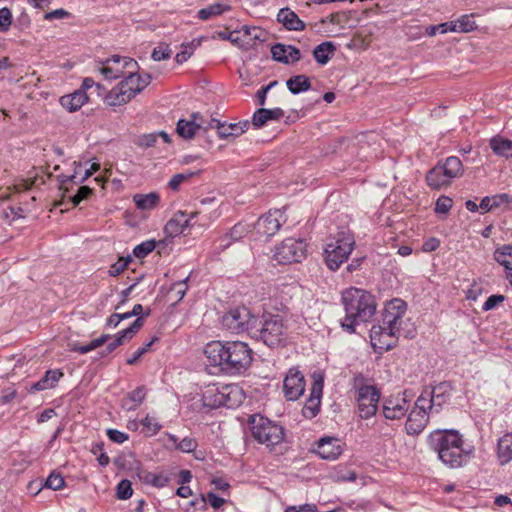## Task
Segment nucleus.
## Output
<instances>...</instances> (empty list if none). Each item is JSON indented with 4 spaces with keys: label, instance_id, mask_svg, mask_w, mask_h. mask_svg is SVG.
<instances>
[{
    "label": "nucleus",
    "instance_id": "9d476101",
    "mask_svg": "<svg viewBox=\"0 0 512 512\" xmlns=\"http://www.w3.org/2000/svg\"><path fill=\"white\" fill-rule=\"evenodd\" d=\"M427 400L425 398V394H421L414 405V408L408 415L405 429L409 435H418L420 434L426 427L429 421V413L427 409Z\"/></svg>",
    "mask_w": 512,
    "mask_h": 512
},
{
    "label": "nucleus",
    "instance_id": "c9c22d12",
    "mask_svg": "<svg viewBox=\"0 0 512 512\" xmlns=\"http://www.w3.org/2000/svg\"><path fill=\"white\" fill-rule=\"evenodd\" d=\"M130 100L129 95L126 94L120 84L112 88L105 96V103L109 106H120L126 104Z\"/></svg>",
    "mask_w": 512,
    "mask_h": 512
},
{
    "label": "nucleus",
    "instance_id": "5fc2aeb1",
    "mask_svg": "<svg viewBox=\"0 0 512 512\" xmlns=\"http://www.w3.org/2000/svg\"><path fill=\"white\" fill-rule=\"evenodd\" d=\"M151 57L154 61L169 59L171 57V50L168 45L161 44L153 49Z\"/></svg>",
    "mask_w": 512,
    "mask_h": 512
},
{
    "label": "nucleus",
    "instance_id": "603ef678",
    "mask_svg": "<svg viewBox=\"0 0 512 512\" xmlns=\"http://www.w3.org/2000/svg\"><path fill=\"white\" fill-rule=\"evenodd\" d=\"M93 194V189L88 186H81L77 193L71 197L73 207L78 206L83 200L88 199Z\"/></svg>",
    "mask_w": 512,
    "mask_h": 512
},
{
    "label": "nucleus",
    "instance_id": "b1692460",
    "mask_svg": "<svg viewBox=\"0 0 512 512\" xmlns=\"http://www.w3.org/2000/svg\"><path fill=\"white\" fill-rule=\"evenodd\" d=\"M284 116V111L281 108L266 109L259 108L255 111L252 117V124L256 128L264 126L269 120H279Z\"/></svg>",
    "mask_w": 512,
    "mask_h": 512
},
{
    "label": "nucleus",
    "instance_id": "864d4df0",
    "mask_svg": "<svg viewBox=\"0 0 512 512\" xmlns=\"http://www.w3.org/2000/svg\"><path fill=\"white\" fill-rule=\"evenodd\" d=\"M12 24V12L9 8L0 9V31L7 32Z\"/></svg>",
    "mask_w": 512,
    "mask_h": 512
},
{
    "label": "nucleus",
    "instance_id": "338daca9",
    "mask_svg": "<svg viewBox=\"0 0 512 512\" xmlns=\"http://www.w3.org/2000/svg\"><path fill=\"white\" fill-rule=\"evenodd\" d=\"M158 135L155 133L143 135L139 139V145L144 148H149L155 145Z\"/></svg>",
    "mask_w": 512,
    "mask_h": 512
},
{
    "label": "nucleus",
    "instance_id": "2eb2a0df",
    "mask_svg": "<svg viewBox=\"0 0 512 512\" xmlns=\"http://www.w3.org/2000/svg\"><path fill=\"white\" fill-rule=\"evenodd\" d=\"M450 391V384L441 382L435 387H426L421 394H425V398H428L426 405L429 410L439 412V408L447 401Z\"/></svg>",
    "mask_w": 512,
    "mask_h": 512
},
{
    "label": "nucleus",
    "instance_id": "7ed1b4c3",
    "mask_svg": "<svg viewBox=\"0 0 512 512\" xmlns=\"http://www.w3.org/2000/svg\"><path fill=\"white\" fill-rule=\"evenodd\" d=\"M428 443L439 459L451 468L461 467L472 453L465 449L463 439L457 430H435L428 437Z\"/></svg>",
    "mask_w": 512,
    "mask_h": 512
},
{
    "label": "nucleus",
    "instance_id": "dca6fc26",
    "mask_svg": "<svg viewBox=\"0 0 512 512\" xmlns=\"http://www.w3.org/2000/svg\"><path fill=\"white\" fill-rule=\"evenodd\" d=\"M304 376L296 370H289V373L283 381V390L288 400H297L304 392Z\"/></svg>",
    "mask_w": 512,
    "mask_h": 512
},
{
    "label": "nucleus",
    "instance_id": "9b49d317",
    "mask_svg": "<svg viewBox=\"0 0 512 512\" xmlns=\"http://www.w3.org/2000/svg\"><path fill=\"white\" fill-rule=\"evenodd\" d=\"M379 398V391L372 385H362L358 389L357 402L361 418L368 419L375 415Z\"/></svg>",
    "mask_w": 512,
    "mask_h": 512
},
{
    "label": "nucleus",
    "instance_id": "0eeeda50",
    "mask_svg": "<svg viewBox=\"0 0 512 512\" xmlns=\"http://www.w3.org/2000/svg\"><path fill=\"white\" fill-rule=\"evenodd\" d=\"M355 240L349 232L341 231L333 237L324 249L325 261L329 269L335 271L348 259Z\"/></svg>",
    "mask_w": 512,
    "mask_h": 512
},
{
    "label": "nucleus",
    "instance_id": "e2e57ef3",
    "mask_svg": "<svg viewBox=\"0 0 512 512\" xmlns=\"http://www.w3.org/2000/svg\"><path fill=\"white\" fill-rule=\"evenodd\" d=\"M106 434L111 441L118 443V444L124 443L129 438L128 434L121 432L119 430H116V429H108Z\"/></svg>",
    "mask_w": 512,
    "mask_h": 512
},
{
    "label": "nucleus",
    "instance_id": "4d7b16f0",
    "mask_svg": "<svg viewBox=\"0 0 512 512\" xmlns=\"http://www.w3.org/2000/svg\"><path fill=\"white\" fill-rule=\"evenodd\" d=\"M201 500L203 503H206V501H208L211 507H213L214 509L220 508L225 503V499L217 496L213 492H208L206 495H201Z\"/></svg>",
    "mask_w": 512,
    "mask_h": 512
},
{
    "label": "nucleus",
    "instance_id": "f03ea898",
    "mask_svg": "<svg viewBox=\"0 0 512 512\" xmlns=\"http://www.w3.org/2000/svg\"><path fill=\"white\" fill-rule=\"evenodd\" d=\"M342 303L345 309V318L341 327L348 333H354L360 322L369 321L376 312L374 296L359 288H349L342 293Z\"/></svg>",
    "mask_w": 512,
    "mask_h": 512
},
{
    "label": "nucleus",
    "instance_id": "a211bd4d",
    "mask_svg": "<svg viewBox=\"0 0 512 512\" xmlns=\"http://www.w3.org/2000/svg\"><path fill=\"white\" fill-rule=\"evenodd\" d=\"M204 126V118L200 113H193L191 120L180 119L177 123L176 131L180 137L186 140L194 138Z\"/></svg>",
    "mask_w": 512,
    "mask_h": 512
},
{
    "label": "nucleus",
    "instance_id": "6e6d98bb",
    "mask_svg": "<svg viewBox=\"0 0 512 512\" xmlns=\"http://www.w3.org/2000/svg\"><path fill=\"white\" fill-rule=\"evenodd\" d=\"M241 31L244 33L245 36H250L252 39L259 41L265 40L266 32L260 28L243 26L241 28Z\"/></svg>",
    "mask_w": 512,
    "mask_h": 512
},
{
    "label": "nucleus",
    "instance_id": "a19ab883",
    "mask_svg": "<svg viewBox=\"0 0 512 512\" xmlns=\"http://www.w3.org/2000/svg\"><path fill=\"white\" fill-rule=\"evenodd\" d=\"M225 390L227 392L222 393V398H226L224 403L226 406L232 407L242 403L244 394L238 386H228Z\"/></svg>",
    "mask_w": 512,
    "mask_h": 512
},
{
    "label": "nucleus",
    "instance_id": "f704fd0d",
    "mask_svg": "<svg viewBox=\"0 0 512 512\" xmlns=\"http://www.w3.org/2000/svg\"><path fill=\"white\" fill-rule=\"evenodd\" d=\"M133 201L138 209L150 210L157 206L160 201V197L156 192L136 194L133 196Z\"/></svg>",
    "mask_w": 512,
    "mask_h": 512
},
{
    "label": "nucleus",
    "instance_id": "473e14b6",
    "mask_svg": "<svg viewBox=\"0 0 512 512\" xmlns=\"http://www.w3.org/2000/svg\"><path fill=\"white\" fill-rule=\"evenodd\" d=\"M497 455L501 464L512 461V433H506L498 440Z\"/></svg>",
    "mask_w": 512,
    "mask_h": 512
},
{
    "label": "nucleus",
    "instance_id": "f8f14e48",
    "mask_svg": "<svg viewBox=\"0 0 512 512\" xmlns=\"http://www.w3.org/2000/svg\"><path fill=\"white\" fill-rule=\"evenodd\" d=\"M137 66V62L129 57H121L115 55L111 58L106 59L100 68V72L104 75L106 79H117L119 77L124 76L125 69L135 68Z\"/></svg>",
    "mask_w": 512,
    "mask_h": 512
},
{
    "label": "nucleus",
    "instance_id": "6e6552de",
    "mask_svg": "<svg viewBox=\"0 0 512 512\" xmlns=\"http://www.w3.org/2000/svg\"><path fill=\"white\" fill-rule=\"evenodd\" d=\"M256 316L245 306L230 309L222 317L223 327L231 333L240 334L247 332L250 335V328L254 326Z\"/></svg>",
    "mask_w": 512,
    "mask_h": 512
},
{
    "label": "nucleus",
    "instance_id": "13d9d810",
    "mask_svg": "<svg viewBox=\"0 0 512 512\" xmlns=\"http://www.w3.org/2000/svg\"><path fill=\"white\" fill-rule=\"evenodd\" d=\"M141 424L147 429L150 436L155 435L161 429V425L150 416H146Z\"/></svg>",
    "mask_w": 512,
    "mask_h": 512
},
{
    "label": "nucleus",
    "instance_id": "4468645a",
    "mask_svg": "<svg viewBox=\"0 0 512 512\" xmlns=\"http://www.w3.org/2000/svg\"><path fill=\"white\" fill-rule=\"evenodd\" d=\"M323 385V377L320 374H314L310 396L307 399L305 406L303 408V415L306 418L312 419L318 414L320 410Z\"/></svg>",
    "mask_w": 512,
    "mask_h": 512
},
{
    "label": "nucleus",
    "instance_id": "aec40b11",
    "mask_svg": "<svg viewBox=\"0 0 512 512\" xmlns=\"http://www.w3.org/2000/svg\"><path fill=\"white\" fill-rule=\"evenodd\" d=\"M144 318L138 317L128 328L122 330L112 342H110L105 350L101 353L102 356L108 355L117 347L124 344L125 341L130 340L143 326Z\"/></svg>",
    "mask_w": 512,
    "mask_h": 512
},
{
    "label": "nucleus",
    "instance_id": "052dcab7",
    "mask_svg": "<svg viewBox=\"0 0 512 512\" xmlns=\"http://www.w3.org/2000/svg\"><path fill=\"white\" fill-rule=\"evenodd\" d=\"M249 126L250 122L248 120L228 124V128L232 132V137H239L249 128Z\"/></svg>",
    "mask_w": 512,
    "mask_h": 512
},
{
    "label": "nucleus",
    "instance_id": "0e129e2a",
    "mask_svg": "<svg viewBox=\"0 0 512 512\" xmlns=\"http://www.w3.org/2000/svg\"><path fill=\"white\" fill-rule=\"evenodd\" d=\"M197 443L193 438L185 437L183 438L178 444L177 448L181 450L182 452H192L196 449Z\"/></svg>",
    "mask_w": 512,
    "mask_h": 512
},
{
    "label": "nucleus",
    "instance_id": "c756f323",
    "mask_svg": "<svg viewBox=\"0 0 512 512\" xmlns=\"http://www.w3.org/2000/svg\"><path fill=\"white\" fill-rule=\"evenodd\" d=\"M63 376V373L59 370H48L45 375L30 387V392L41 391L48 388H52Z\"/></svg>",
    "mask_w": 512,
    "mask_h": 512
},
{
    "label": "nucleus",
    "instance_id": "a878e982",
    "mask_svg": "<svg viewBox=\"0 0 512 512\" xmlns=\"http://www.w3.org/2000/svg\"><path fill=\"white\" fill-rule=\"evenodd\" d=\"M494 259L506 270V276L512 285V246L503 245L494 252Z\"/></svg>",
    "mask_w": 512,
    "mask_h": 512
},
{
    "label": "nucleus",
    "instance_id": "69168bd1",
    "mask_svg": "<svg viewBox=\"0 0 512 512\" xmlns=\"http://www.w3.org/2000/svg\"><path fill=\"white\" fill-rule=\"evenodd\" d=\"M504 299L505 297L503 295H491L483 304L482 309L484 311H489L495 308L499 303L503 302Z\"/></svg>",
    "mask_w": 512,
    "mask_h": 512
},
{
    "label": "nucleus",
    "instance_id": "bb28decb",
    "mask_svg": "<svg viewBox=\"0 0 512 512\" xmlns=\"http://www.w3.org/2000/svg\"><path fill=\"white\" fill-rule=\"evenodd\" d=\"M493 153L506 159L512 158V141L503 136L496 135L489 141Z\"/></svg>",
    "mask_w": 512,
    "mask_h": 512
},
{
    "label": "nucleus",
    "instance_id": "3c124183",
    "mask_svg": "<svg viewBox=\"0 0 512 512\" xmlns=\"http://www.w3.org/2000/svg\"><path fill=\"white\" fill-rule=\"evenodd\" d=\"M133 494L131 482L127 479L121 480L117 485L116 495L118 499H129Z\"/></svg>",
    "mask_w": 512,
    "mask_h": 512
},
{
    "label": "nucleus",
    "instance_id": "39448f33",
    "mask_svg": "<svg viewBox=\"0 0 512 512\" xmlns=\"http://www.w3.org/2000/svg\"><path fill=\"white\" fill-rule=\"evenodd\" d=\"M403 318L392 312H383L382 324L372 326L370 339L375 350L388 351L394 348L402 332Z\"/></svg>",
    "mask_w": 512,
    "mask_h": 512
},
{
    "label": "nucleus",
    "instance_id": "680f3d73",
    "mask_svg": "<svg viewBox=\"0 0 512 512\" xmlns=\"http://www.w3.org/2000/svg\"><path fill=\"white\" fill-rule=\"evenodd\" d=\"M452 199L446 196H441L436 201L435 211L437 213H447L452 207Z\"/></svg>",
    "mask_w": 512,
    "mask_h": 512
},
{
    "label": "nucleus",
    "instance_id": "72a5a7b5",
    "mask_svg": "<svg viewBox=\"0 0 512 512\" xmlns=\"http://www.w3.org/2000/svg\"><path fill=\"white\" fill-rule=\"evenodd\" d=\"M335 50L336 47L332 42H322L314 48L313 56L319 64L325 65L331 59Z\"/></svg>",
    "mask_w": 512,
    "mask_h": 512
},
{
    "label": "nucleus",
    "instance_id": "49530a36",
    "mask_svg": "<svg viewBox=\"0 0 512 512\" xmlns=\"http://www.w3.org/2000/svg\"><path fill=\"white\" fill-rule=\"evenodd\" d=\"M406 310H407L406 302L399 298L392 299L390 302H388L386 304L385 309H384V311L392 312L393 314H395L399 317H402V318L404 317Z\"/></svg>",
    "mask_w": 512,
    "mask_h": 512
},
{
    "label": "nucleus",
    "instance_id": "423d86ee",
    "mask_svg": "<svg viewBox=\"0 0 512 512\" xmlns=\"http://www.w3.org/2000/svg\"><path fill=\"white\" fill-rule=\"evenodd\" d=\"M248 423L254 439L267 447H274L284 440L283 427L264 416L251 415Z\"/></svg>",
    "mask_w": 512,
    "mask_h": 512
},
{
    "label": "nucleus",
    "instance_id": "412c9836",
    "mask_svg": "<svg viewBox=\"0 0 512 512\" xmlns=\"http://www.w3.org/2000/svg\"><path fill=\"white\" fill-rule=\"evenodd\" d=\"M317 454L325 460H335L342 454V447L336 438L325 437L319 440Z\"/></svg>",
    "mask_w": 512,
    "mask_h": 512
},
{
    "label": "nucleus",
    "instance_id": "c85d7f7f",
    "mask_svg": "<svg viewBox=\"0 0 512 512\" xmlns=\"http://www.w3.org/2000/svg\"><path fill=\"white\" fill-rule=\"evenodd\" d=\"M248 231L249 229L247 225L237 223L232 227L228 234L220 238L219 249L224 250L228 248L233 242L242 239L248 233Z\"/></svg>",
    "mask_w": 512,
    "mask_h": 512
},
{
    "label": "nucleus",
    "instance_id": "4c0bfd02",
    "mask_svg": "<svg viewBox=\"0 0 512 512\" xmlns=\"http://www.w3.org/2000/svg\"><path fill=\"white\" fill-rule=\"evenodd\" d=\"M139 479L146 483L151 484L154 487L162 488L165 487L169 482V477L163 474H156L147 470H140L138 472Z\"/></svg>",
    "mask_w": 512,
    "mask_h": 512
},
{
    "label": "nucleus",
    "instance_id": "774afa93",
    "mask_svg": "<svg viewBox=\"0 0 512 512\" xmlns=\"http://www.w3.org/2000/svg\"><path fill=\"white\" fill-rule=\"evenodd\" d=\"M498 206H500L499 201H494L493 198L484 197L480 202L479 208L482 209L483 212H488Z\"/></svg>",
    "mask_w": 512,
    "mask_h": 512
},
{
    "label": "nucleus",
    "instance_id": "cd10ccee",
    "mask_svg": "<svg viewBox=\"0 0 512 512\" xmlns=\"http://www.w3.org/2000/svg\"><path fill=\"white\" fill-rule=\"evenodd\" d=\"M428 185L434 189H440L451 183V178L445 174L441 165L438 164L433 167L426 175Z\"/></svg>",
    "mask_w": 512,
    "mask_h": 512
},
{
    "label": "nucleus",
    "instance_id": "20e7f679",
    "mask_svg": "<svg viewBox=\"0 0 512 512\" xmlns=\"http://www.w3.org/2000/svg\"><path fill=\"white\" fill-rule=\"evenodd\" d=\"M253 323L254 326L250 328L251 338L262 341L270 348L277 347L285 342L287 326L282 316L266 313L256 316Z\"/></svg>",
    "mask_w": 512,
    "mask_h": 512
},
{
    "label": "nucleus",
    "instance_id": "de8ad7c7",
    "mask_svg": "<svg viewBox=\"0 0 512 512\" xmlns=\"http://www.w3.org/2000/svg\"><path fill=\"white\" fill-rule=\"evenodd\" d=\"M43 487L58 490L64 487V476L59 471H53L46 479Z\"/></svg>",
    "mask_w": 512,
    "mask_h": 512
},
{
    "label": "nucleus",
    "instance_id": "393cba45",
    "mask_svg": "<svg viewBox=\"0 0 512 512\" xmlns=\"http://www.w3.org/2000/svg\"><path fill=\"white\" fill-rule=\"evenodd\" d=\"M207 203H214V199H205L201 201V207L191 212L189 215L186 214L187 227H193L194 225L205 226L211 220V213H208L205 209Z\"/></svg>",
    "mask_w": 512,
    "mask_h": 512
},
{
    "label": "nucleus",
    "instance_id": "58836bf2",
    "mask_svg": "<svg viewBox=\"0 0 512 512\" xmlns=\"http://www.w3.org/2000/svg\"><path fill=\"white\" fill-rule=\"evenodd\" d=\"M66 97L69 98L68 104L66 105L69 112L79 110L89 100V96L83 89H77L73 93L66 95Z\"/></svg>",
    "mask_w": 512,
    "mask_h": 512
},
{
    "label": "nucleus",
    "instance_id": "1a4fd4ad",
    "mask_svg": "<svg viewBox=\"0 0 512 512\" xmlns=\"http://www.w3.org/2000/svg\"><path fill=\"white\" fill-rule=\"evenodd\" d=\"M273 257L279 264L299 263L306 257V244L302 239L287 238L275 247Z\"/></svg>",
    "mask_w": 512,
    "mask_h": 512
},
{
    "label": "nucleus",
    "instance_id": "c03bdc74",
    "mask_svg": "<svg viewBox=\"0 0 512 512\" xmlns=\"http://www.w3.org/2000/svg\"><path fill=\"white\" fill-rule=\"evenodd\" d=\"M108 339H110V335L104 334L101 335L99 338L92 340L88 345H82V346H73L71 350L77 351L81 354H85L87 352H90L98 347H101L104 345Z\"/></svg>",
    "mask_w": 512,
    "mask_h": 512
},
{
    "label": "nucleus",
    "instance_id": "a18cd8bd",
    "mask_svg": "<svg viewBox=\"0 0 512 512\" xmlns=\"http://www.w3.org/2000/svg\"><path fill=\"white\" fill-rule=\"evenodd\" d=\"M474 14L463 15L455 21L458 33H468L477 28L476 23L472 20Z\"/></svg>",
    "mask_w": 512,
    "mask_h": 512
},
{
    "label": "nucleus",
    "instance_id": "09e8293b",
    "mask_svg": "<svg viewBox=\"0 0 512 512\" xmlns=\"http://www.w3.org/2000/svg\"><path fill=\"white\" fill-rule=\"evenodd\" d=\"M198 174V172H186V173H178V174H175L169 181L168 183V187L171 189V190H178L179 186L191 179L194 175Z\"/></svg>",
    "mask_w": 512,
    "mask_h": 512
},
{
    "label": "nucleus",
    "instance_id": "2f4dec72",
    "mask_svg": "<svg viewBox=\"0 0 512 512\" xmlns=\"http://www.w3.org/2000/svg\"><path fill=\"white\" fill-rule=\"evenodd\" d=\"M129 75L125 77L119 84L123 87V90L132 99L136 94L142 91L141 89V76L134 72V68L129 70Z\"/></svg>",
    "mask_w": 512,
    "mask_h": 512
},
{
    "label": "nucleus",
    "instance_id": "bf43d9fd",
    "mask_svg": "<svg viewBox=\"0 0 512 512\" xmlns=\"http://www.w3.org/2000/svg\"><path fill=\"white\" fill-rule=\"evenodd\" d=\"M131 261V257L128 256L126 259L120 258L116 263H114L109 270V273L111 276H117L121 274L126 267L128 266L129 262Z\"/></svg>",
    "mask_w": 512,
    "mask_h": 512
},
{
    "label": "nucleus",
    "instance_id": "ddd939ff",
    "mask_svg": "<svg viewBox=\"0 0 512 512\" xmlns=\"http://www.w3.org/2000/svg\"><path fill=\"white\" fill-rule=\"evenodd\" d=\"M283 222V214L280 210L269 211L257 220L254 228L258 235L269 238L279 231Z\"/></svg>",
    "mask_w": 512,
    "mask_h": 512
},
{
    "label": "nucleus",
    "instance_id": "4be33fe9",
    "mask_svg": "<svg viewBox=\"0 0 512 512\" xmlns=\"http://www.w3.org/2000/svg\"><path fill=\"white\" fill-rule=\"evenodd\" d=\"M45 180L43 176L36 175L33 178L29 179H22L12 186H8L4 191L0 192V199L1 200H8L10 199L11 195L13 193H21L23 191L31 189L33 186H37L40 184H44Z\"/></svg>",
    "mask_w": 512,
    "mask_h": 512
},
{
    "label": "nucleus",
    "instance_id": "f3484780",
    "mask_svg": "<svg viewBox=\"0 0 512 512\" xmlns=\"http://www.w3.org/2000/svg\"><path fill=\"white\" fill-rule=\"evenodd\" d=\"M409 401L407 391H405L401 397L398 396L385 400L383 405L385 418L395 420L403 417L408 411Z\"/></svg>",
    "mask_w": 512,
    "mask_h": 512
},
{
    "label": "nucleus",
    "instance_id": "7c9ffc66",
    "mask_svg": "<svg viewBox=\"0 0 512 512\" xmlns=\"http://www.w3.org/2000/svg\"><path fill=\"white\" fill-rule=\"evenodd\" d=\"M186 212L178 211L165 225V232L169 236H176L183 233L187 228Z\"/></svg>",
    "mask_w": 512,
    "mask_h": 512
},
{
    "label": "nucleus",
    "instance_id": "37998d69",
    "mask_svg": "<svg viewBox=\"0 0 512 512\" xmlns=\"http://www.w3.org/2000/svg\"><path fill=\"white\" fill-rule=\"evenodd\" d=\"M229 7L222 5L221 3H215L208 7L202 8L198 11V18L205 21L211 17L221 15L224 11L228 10Z\"/></svg>",
    "mask_w": 512,
    "mask_h": 512
},
{
    "label": "nucleus",
    "instance_id": "6ab92c4d",
    "mask_svg": "<svg viewBox=\"0 0 512 512\" xmlns=\"http://www.w3.org/2000/svg\"><path fill=\"white\" fill-rule=\"evenodd\" d=\"M272 59L283 63L290 64L300 60V50L292 45H285L282 43H276L271 47Z\"/></svg>",
    "mask_w": 512,
    "mask_h": 512
},
{
    "label": "nucleus",
    "instance_id": "79ce46f5",
    "mask_svg": "<svg viewBox=\"0 0 512 512\" xmlns=\"http://www.w3.org/2000/svg\"><path fill=\"white\" fill-rule=\"evenodd\" d=\"M146 395L145 388L140 386L130 392L127 396V399L123 401V407H126L128 410L134 409L139 406L144 400Z\"/></svg>",
    "mask_w": 512,
    "mask_h": 512
},
{
    "label": "nucleus",
    "instance_id": "5701e85b",
    "mask_svg": "<svg viewBox=\"0 0 512 512\" xmlns=\"http://www.w3.org/2000/svg\"><path fill=\"white\" fill-rule=\"evenodd\" d=\"M277 21L289 31H303L306 27L298 15L288 7L279 10Z\"/></svg>",
    "mask_w": 512,
    "mask_h": 512
},
{
    "label": "nucleus",
    "instance_id": "f257e3e1",
    "mask_svg": "<svg viewBox=\"0 0 512 512\" xmlns=\"http://www.w3.org/2000/svg\"><path fill=\"white\" fill-rule=\"evenodd\" d=\"M210 365L227 374H239L252 362V350L242 341H211L204 349Z\"/></svg>",
    "mask_w": 512,
    "mask_h": 512
},
{
    "label": "nucleus",
    "instance_id": "ea45409f",
    "mask_svg": "<svg viewBox=\"0 0 512 512\" xmlns=\"http://www.w3.org/2000/svg\"><path fill=\"white\" fill-rule=\"evenodd\" d=\"M442 169L445 171V174L452 179L462 175L463 165L461 160L456 156L448 157L444 164L441 165Z\"/></svg>",
    "mask_w": 512,
    "mask_h": 512
},
{
    "label": "nucleus",
    "instance_id": "8fccbe9b",
    "mask_svg": "<svg viewBox=\"0 0 512 512\" xmlns=\"http://www.w3.org/2000/svg\"><path fill=\"white\" fill-rule=\"evenodd\" d=\"M156 247V242L153 240L145 241L134 248V255L137 258H144L151 253Z\"/></svg>",
    "mask_w": 512,
    "mask_h": 512
},
{
    "label": "nucleus",
    "instance_id": "e433bc0d",
    "mask_svg": "<svg viewBox=\"0 0 512 512\" xmlns=\"http://www.w3.org/2000/svg\"><path fill=\"white\" fill-rule=\"evenodd\" d=\"M286 86L292 94H299L311 88V82L305 75H296L286 81Z\"/></svg>",
    "mask_w": 512,
    "mask_h": 512
}]
</instances>
